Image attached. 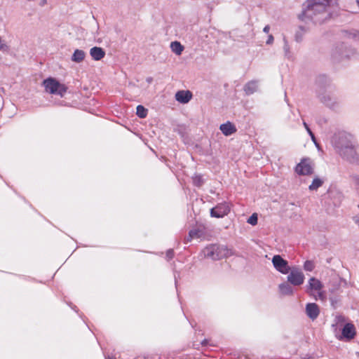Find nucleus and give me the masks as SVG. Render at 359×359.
Here are the masks:
<instances>
[{
	"instance_id": "f257e3e1",
	"label": "nucleus",
	"mask_w": 359,
	"mask_h": 359,
	"mask_svg": "<svg viewBox=\"0 0 359 359\" xmlns=\"http://www.w3.org/2000/svg\"><path fill=\"white\" fill-rule=\"evenodd\" d=\"M331 143L341 158L351 163L359 165L358 144L353 135L346 131H339L333 135Z\"/></svg>"
},
{
	"instance_id": "f03ea898",
	"label": "nucleus",
	"mask_w": 359,
	"mask_h": 359,
	"mask_svg": "<svg viewBox=\"0 0 359 359\" xmlns=\"http://www.w3.org/2000/svg\"><path fill=\"white\" fill-rule=\"evenodd\" d=\"M303 11L304 19H310L315 24H321L330 18L332 9L337 7V0H308Z\"/></svg>"
},
{
	"instance_id": "7ed1b4c3",
	"label": "nucleus",
	"mask_w": 359,
	"mask_h": 359,
	"mask_svg": "<svg viewBox=\"0 0 359 359\" xmlns=\"http://www.w3.org/2000/svg\"><path fill=\"white\" fill-rule=\"evenodd\" d=\"M316 93L319 101L325 107L335 110L339 107L340 99L336 93V88L326 75H319L316 80Z\"/></svg>"
},
{
	"instance_id": "20e7f679",
	"label": "nucleus",
	"mask_w": 359,
	"mask_h": 359,
	"mask_svg": "<svg viewBox=\"0 0 359 359\" xmlns=\"http://www.w3.org/2000/svg\"><path fill=\"white\" fill-rule=\"evenodd\" d=\"M204 256L212 260H219L231 255V250L223 245L212 244L203 250Z\"/></svg>"
},
{
	"instance_id": "39448f33",
	"label": "nucleus",
	"mask_w": 359,
	"mask_h": 359,
	"mask_svg": "<svg viewBox=\"0 0 359 359\" xmlns=\"http://www.w3.org/2000/svg\"><path fill=\"white\" fill-rule=\"evenodd\" d=\"M43 86L47 93L63 97L67 88L57 81L55 79L49 77L43 81Z\"/></svg>"
},
{
	"instance_id": "423d86ee",
	"label": "nucleus",
	"mask_w": 359,
	"mask_h": 359,
	"mask_svg": "<svg viewBox=\"0 0 359 359\" xmlns=\"http://www.w3.org/2000/svg\"><path fill=\"white\" fill-rule=\"evenodd\" d=\"M295 172L299 175H309L312 174L313 167L311 160L309 158L302 159L300 163L297 165Z\"/></svg>"
},
{
	"instance_id": "0eeeda50",
	"label": "nucleus",
	"mask_w": 359,
	"mask_h": 359,
	"mask_svg": "<svg viewBox=\"0 0 359 359\" xmlns=\"http://www.w3.org/2000/svg\"><path fill=\"white\" fill-rule=\"evenodd\" d=\"M272 263L273 267L280 273L283 274H287L291 268L288 264V262L284 259L280 255H274L272 258Z\"/></svg>"
},
{
	"instance_id": "6e6552de",
	"label": "nucleus",
	"mask_w": 359,
	"mask_h": 359,
	"mask_svg": "<svg viewBox=\"0 0 359 359\" xmlns=\"http://www.w3.org/2000/svg\"><path fill=\"white\" fill-rule=\"evenodd\" d=\"M231 210L228 203H221L210 209V216L215 218H222L227 215Z\"/></svg>"
},
{
	"instance_id": "1a4fd4ad",
	"label": "nucleus",
	"mask_w": 359,
	"mask_h": 359,
	"mask_svg": "<svg viewBox=\"0 0 359 359\" xmlns=\"http://www.w3.org/2000/svg\"><path fill=\"white\" fill-rule=\"evenodd\" d=\"M304 276L303 273L296 268L290 270V274L287 276V281L293 285H300L304 283Z\"/></svg>"
},
{
	"instance_id": "9d476101",
	"label": "nucleus",
	"mask_w": 359,
	"mask_h": 359,
	"mask_svg": "<svg viewBox=\"0 0 359 359\" xmlns=\"http://www.w3.org/2000/svg\"><path fill=\"white\" fill-rule=\"evenodd\" d=\"M305 311L306 316L312 320L317 319L320 314V309L316 303H308L306 305Z\"/></svg>"
},
{
	"instance_id": "9b49d317",
	"label": "nucleus",
	"mask_w": 359,
	"mask_h": 359,
	"mask_svg": "<svg viewBox=\"0 0 359 359\" xmlns=\"http://www.w3.org/2000/svg\"><path fill=\"white\" fill-rule=\"evenodd\" d=\"M341 338L345 339L346 341H350L353 339L355 335L354 325L351 323L345 324L341 331Z\"/></svg>"
},
{
	"instance_id": "f8f14e48",
	"label": "nucleus",
	"mask_w": 359,
	"mask_h": 359,
	"mask_svg": "<svg viewBox=\"0 0 359 359\" xmlns=\"http://www.w3.org/2000/svg\"><path fill=\"white\" fill-rule=\"evenodd\" d=\"M192 93L189 90H179L175 93V100L182 104L188 103L192 98Z\"/></svg>"
},
{
	"instance_id": "ddd939ff",
	"label": "nucleus",
	"mask_w": 359,
	"mask_h": 359,
	"mask_svg": "<svg viewBox=\"0 0 359 359\" xmlns=\"http://www.w3.org/2000/svg\"><path fill=\"white\" fill-rule=\"evenodd\" d=\"M259 87V82L256 80H252L248 82L243 87V90L247 95H250L257 92Z\"/></svg>"
},
{
	"instance_id": "4468645a",
	"label": "nucleus",
	"mask_w": 359,
	"mask_h": 359,
	"mask_svg": "<svg viewBox=\"0 0 359 359\" xmlns=\"http://www.w3.org/2000/svg\"><path fill=\"white\" fill-rule=\"evenodd\" d=\"M90 55L94 60L98 61L105 56V51L100 47H93L90 50Z\"/></svg>"
},
{
	"instance_id": "2eb2a0df",
	"label": "nucleus",
	"mask_w": 359,
	"mask_h": 359,
	"mask_svg": "<svg viewBox=\"0 0 359 359\" xmlns=\"http://www.w3.org/2000/svg\"><path fill=\"white\" fill-rule=\"evenodd\" d=\"M219 129L222 131V133L226 136H229L236 132V128L235 126L229 121L221 124L219 126Z\"/></svg>"
},
{
	"instance_id": "dca6fc26",
	"label": "nucleus",
	"mask_w": 359,
	"mask_h": 359,
	"mask_svg": "<svg viewBox=\"0 0 359 359\" xmlns=\"http://www.w3.org/2000/svg\"><path fill=\"white\" fill-rule=\"evenodd\" d=\"M86 53L83 50L76 49L73 53L71 60L76 63H80L84 60Z\"/></svg>"
},
{
	"instance_id": "f3484780",
	"label": "nucleus",
	"mask_w": 359,
	"mask_h": 359,
	"mask_svg": "<svg viewBox=\"0 0 359 359\" xmlns=\"http://www.w3.org/2000/svg\"><path fill=\"white\" fill-rule=\"evenodd\" d=\"M203 236V231L198 229H194L189 231L186 242H190L194 238H199Z\"/></svg>"
},
{
	"instance_id": "a211bd4d",
	"label": "nucleus",
	"mask_w": 359,
	"mask_h": 359,
	"mask_svg": "<svg viewBox=\"0 0 359 359\" xmlns=\"http://www.w3.org/2000/svg\"><path fill=\"white\" fill-rule=\"evenodd\" d=\"M280 292L284 295H290L292 294V288L287 283H283L279 285Z\"/></svg>"
},
{
	"instance_id": "6ab92c4d",
	"label": "nucleus",
	"mask_w": 359,
	"mask_h": 359,
	"mask_svg": "<svg viewBox=\"0 0 359 359\" xmlns=\"http://www.w3.org/2000/svg\"><path fill=\"white\" fill-rule=\"evenodd\" d=\"M172 51L176 55H180L184 50V46L179 41H173L170 44Z\"/></svg>"
},
{
	"instance_id": "aec40b11",
	"label": "nucleus",
	"mask_w": 359,
	"mask_h": 359,
	"mask_svg": "<svg viewBox=\"0 0 359 359\" xmlns=\"http://www.w3.org/2000/svg\"><path fill=\"white\" fill-rule=\"evenodd\" d=\"M309 287L311 290H320L322 287V284L320 281L316 279L315 278H311L309 281Z\"/></svg>"
},
{
	"instance_id": "412c9836",
	"label": "nucleus",
	"mask_w": 359,
	"mask_h": 359,
	"mask_svg": "<svg viewBox=\"0 0 359 359\" xmlns=\"http://www.w3.org/2000/svg\"><path fill=\"white\" fill-rule=\"evenodd\" d=\"M323 181L319 177L313 179L312 183L309 185V189L311 191L317 190L320 187L323 185Z\"/></svg>"
},
{
	"instance_id": "4be33fe9",
	"label": "nucleus",
	"mask_w": 359,
	"mask_h": 359,
	"mask_svg": "<svg viewBox=\"0 0 359 359\" xmlns=\"http://www.w3.org/2000/svg\"><path fill=\"white\" fill-rule=\"evenodd\" d=\"M283 42H284L283 50H284V53H285V56L287 58H288V59H292V53L290 52V48L288 41H287V40L286 39L285 37L283 38Z\"/></svg>"
},
{
	"instance_id": "5701e85b",
	"label": "nucleus",
	"mask_w": 359,
	"mask_h": 359,
	"mask_svg": "<svg viewBox=\"0 0 359 359\" xmlns=\"http://www.w3.org/2000/svg\"><path fill=\"white\" fill-rule=\"evenodd\" d=\"M136 109V114L138 117L144 118L147 116L148 110L142 105H138Z\"/></svg>"
},
{
	"instance_id": "b1692460",
	"label": "nucleus",
	"mask_w": 359,
	"mask_h": 359,
	"mask_svg": "<svg viewBox=\"0 0 359 359\" xmlns=\"http://www.w3.org/2000/svg\"><path fill=\"white\" fill-rule=\"evenodd\" d=\"M315 268V264L313 261L307 260L304 262V269L307 271H312Z\"/></svg>"
},
{
	"instance_id": "393cba45",
	"label": "nucleus",
	"mask_w": 359,
	"mask_h": 359,
	"mask_svg": "<svg viewBox=\"0 0 359 359\" xmlns=\"http://www.w3.org/2000/svg\"><path fill=\"white\" fill-rule=\"evenodd\" d=\"M258 217L256 213H253L247 220V222L252 226L257 224Z\"/></svg>"
},
{
	"instance_id": "a878e982",
	"label": "nucleus",
	"mask_w": 359,
	"mask_h": 359,
	"mask_svg": "<svg viewBox=\"0 0 359 359\" xmlns=\"http://www.w3.org/2000/svg\"><path fill=\"white\" fill-rule=\"evenodd\" d=\"M303 125H304L305 129L306 130V131L308 132L309 135L311 136V138L313 140V142L317 145L316 142L315 135H314L313 133L311 131V130L310 129V128L309 127L308 124L305 121H304Z\"/></svg>"
},
{
	"instance_id": "bb28decb",
	"label": "nucleus",
	"mask_w": 359,
	"mask_h": 359,
	"mask_svg": "<svg viewBox=\"0 0 359 359\" xmlns=\"http://www.w3.org/2000/svg\"><path fill=\"white\" fill-rule=\"evenodd\" d=\"M194 182L196 186H198V187L201 186L203 183L201 177L196 176V177L194 178Z\"/></svg>"
},
{
	"instance_id": "cd10ccee",
	"label": "nucleus",
	"mask_w": 359,
	"mask_h": 359,
	"mask_svg": "<svg viewBox=\"0 0 359 359\" xmlns=\"http://www.w3.org/2000/svg\"><path fill=\"white\" fill-rule=\"evenodd\" d=\"M174 257V251L172 249H169L167 252H166V257L168 258V260L172 259Z\"/></svg>"
},
{
	"instance_id": "c85d7f7f",
	"label": "nucleus",
	"mask_w": 359,
	"mask_h": 359,
	"mask_svg": "<svg viewBox=\"0 0 359 359\" xmlns=\"http://www.w3.org/2000/svg\"><path fill=\"white\" fill-rule=\"evenodd\" d=\"M7 48L6 44L2 41L1 38L0 37V50H4Z\"/></svg>"
},
{
	"instance_id": "c756f323",
	"label": "nucleus",
	"mask_w": 359,
	"mask_h": 359,
	"mask_svg": "<svg viewBox=\"0 0 359 359\" xmlns=\"http://www.w3.org/2000/svg\"><path fill=\"white\" fill-rule=\"evenodd\" d=\"M273 36L271 34L269 35L268 39L266 41V43L271 44L273 43Z\"/></svg>"
},
{
	"instance_id": "7c9ffc66",
	"label": "nucleus",
	"mask_w": 359,
	"mask_h": 359,
	"mask_svg": "<svg viewBox=\"0 0 359 359\" xmlns=\"http://www.w3.org/2000/svg\"><path fill=\"white\" fill-rule=\"evenodd\" d=\"M269 30H270V26H269V25H266V26L264 27V29H263V32H264V33H266V34H268V33H269Z\"/></svg>"
},
{
	"instance_id": "2f4dec72",
	"label": "nucleus",
	"mask_w": 359,
	"mask_h": 359,
	"mask_svg": "<svg viewBox=\"0 0 359 359\" xmlns=\"http://www.w3.org/2000/svg\"><path fill=\"white\" fill-rule=\"evenodd\" d=\"M348 57V54H344V53H339V59H342L344 57Z\"/></svg>"
},
{
	"instance_id": "473e14b6",
	"label": "nucleus",
	"mask_w": 359,
	"mask_h": 359,
	"mask_svg": "<svg viewBox=\"0 0 359 359\" xmlns=\"http://www.w3.org/2000/svg\"><path fill=\"white\" fill-rule=\"evenodd\" d=\"M47 4V0H41L39 5L41 6H44Z\"/></svg>"
},
{
	"instance_id": "72a5a7b5",
	"label": "nucleus",
	"mask_w": 359,
	"mask_h": 359,
	"mask_svg": "<svg viewBox=\"0 0 359 359\" xmlns=\"http://www.w3.org/2000/svg\"><path fill=\"white\" fill-rule=\"evenodd\" d=\"M336 318L337 322L344 321V317L342 316H337Z\"/></svg>"
},
{
	"instance_id": "f704fd0d",
	"label": "nucleus",
	"mask_w": 359,
	"mask_h": 359,
	"mask_svg": "<svg viewBox=\"0 0 359 359\" xmlns=\"http://www.w3.org/2000/svg\"><path fill=\"white\" fill-rule=\"evenodd\" d=\"M295 39H296V41H298V42L301 41L300 35H299V34H298V33H297V34H295Z\"/></svg>"
},
{
	"instance_id": "c9c22d12",
	"label": "nucleus",
	"mask_w": 359,
	"mask_h": 359,
	"mask_svg": "<svg viewBox=\"0 0 359 359\" xmlns=\"http://www.w3.org/2000/svg\"><path fill=\"white\" fill-rule=\"evenodd\" d=\"M146 81H147V83H150L152 82L153 78L152 77H148V78H147Z\"/></svg>"
},
{
	"instance_id": "e433bc0d",
	"label": "nucleus",
	"mask_w": 359,
	"mask_h": 359,
	"mask_svg": "<svg viewBox=\"0 0 359 359\" xmlns=\"http://www.w3.org/2000/svg\"><path fill=\"white\" fill-rule=\"evenodd\" d=\"M208 343V341L207 339H204L202 342H201V344L203 346H206Z\"/></svg>"
},
{
	"instance_id": "4c0bfd02",
	"label": "nucleus",
	"mask_w": 359,
	"mask_h": 359,
	"mask_svg": "<svg viewBox=\"0 0 359 359\" xmlns=\"http://www.w3.org/2000/svg\"><path fill=\"white\" fill-rule=\"evenodd\" d=\"M336 54H337V51H336V52H334V53H333L332 56H333V57H334V59H336V60H337V59L338 58V56H337V55H336Z\"/></svg>"
},
{
	"instance_id": "58836bf2",
	"label": "nucleus",
	"mask_w": 359,
	"mask_h": 359,
	"mask_svg": "<svg viewBox=\"0 0 359 359\" xmlns=\"http://www.w3.org/2000/svg\"><path fill=\"white\" fill-rule=\"evenodd\" d=\"M302 359H313V358L311 356H307V357L302 358Z\"/></svg>"
},
{
	"instance_id": "ea45409f",
	"label": "nucleus",
	"mask_w": 359,
	"mask_h": 359,
	"mask_svg": "<svg viewBox=\"0 0 359 359\" xmlns=\"http://www.w3.org/2000/svg\"><path fill=\"white\" fill-rule=\"evenodd\" d=\"M355 1H356L357 5H358V7H359V0H355Z\"/></svg>"
},
{
	"instance_id": "a19ab883",
	"label": "nucleus",
	"mask_w": 359,
	"mask_h": 359,
	"mask_svg": "<svg viewBox=\"0 0 359 359\" xmlns=\"http://www.w3.org/2000/svg\"><path fill=\"white\" fill-rule=\"evenodd\" d=\"M344 48V45H341V47L339 48V49H342Z\"/></svg>"
}]
</instances>
